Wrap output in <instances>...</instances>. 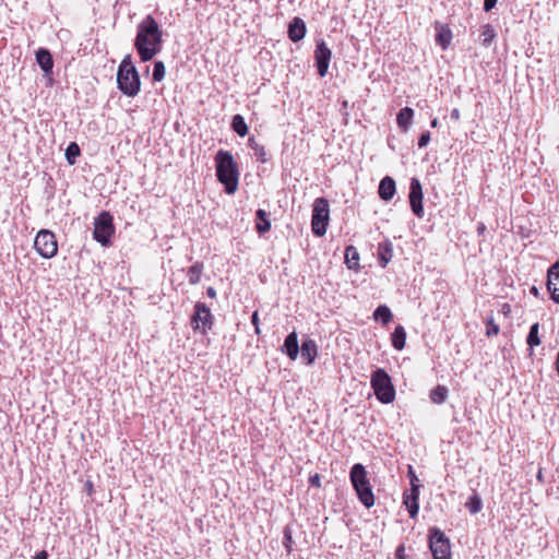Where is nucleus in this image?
<instances>
[{
  "mask_svg": "<svg viewBox=\"0 0 559 559\" xmlns=\"http://www.w3.org/2000/svg\"><path fill=\"white\" fill-rule=\"evenodd\" d=\"M134 48L142 62L151 61L163 49V31L151 14L136 25Z\"/></svg>",
  "mask_w": 559,
  "mask_h": 559,
  "instance_id": "1",
  "label": "nucleus"
},
{
  "mask_svg": "<svg viewBox=\"0 0 559 559\" xmlns=\"http://www.w3.org/2000/svg\"><path fill=\"white\" fill-rule=\"evenodd\" d=\"M216 177L227 194H234L238 188V166L230 152L219 150L215 155Z\"/></svg>",
  "mask_w": 559,
  "mask_h": 559,
  "instance_id": "2",
  "label": "nucleus"
},
{
  "mask_svg": "<svg viewBox=\"0 0 559 559\" xmlns=\"http://www.w3.org/2000/svg\"><path fill=\"white\" fill-rule=\"evenodd\" d=\"M117 84L120 92L129 97H134L140 92V75L130 55L124 56L118 67Z\"/></svg>",
  "mask_w": 559,
  "mask_h": 559,
  "instance_id": "3",
  "label": "nucleus"
},
{
  "mask_svg": "<svg viewBox=\"0 0 559 559\" xmlns=\"http://www.w3.org/2000/svg\"><path fill=\"white\" fill-rule=\"evenodd\" d=\"M349 479L359 501L366 508L372 507L374 504V496L365 466L360 463L354 464L349 472Z\"/></svg>",
  "mask_w": 559,
  "mask_h": 559,
  "instance_id": "4",
  "label": "nucleus"
},
{
  "mask_svg": "<svg viewBox=\"0 0 559 559\" xmlns=\"http://www.w3.org/2000/svg\"><path fill=\"white\" fill-rule=\"evenodd\" d=\"M370 384L378 401L383 404H390L394 401L395 389L391 377L384 369L377 368L372 371Z\"/></svg>",
  "mask_w": 559,
  "mask_h": 559,
  "instance_id": "5",
  "label": "nucleus"
},
{
  "mask_svg": "<svg viewBox=\"0 0 559 559\" xmlns=\"http://www.w3.org/2000/svg\"><path fill=\"white\" fill-rule=\"evenodd\" d=\"M330 221V205L325 198H317L313 202L311 228L312 233L322 237L326 233Z\"/></svg>",
  "mask_w": 559,
  "mask_h": 559,
  "instance_id": "6",
  "label": "nucleus"
},
{
  "mask_svg": "<svg viewBox=\"0 0 559 559\" xmlns=\"http://www.w3.org/2000/svg\"><path fill=\"white\" fill-rule=\"evenodd\" d=\"M428 544L433 559H452L450 538L438 527L429 531Z\"/></svg>",
  "mask_w": 559,
  "mask_h": 559,
  "instance_id": "7",
  "label": "nucleus"
},
{
  "mask_svg": "<svg viewBox=\"0 0 559 559\" xmlns=\"http://www.w3.org/2000/svg\"><path fill=\"white\" fill-rule=\"evenodd\" d=\"M114 234V217L109 212L103 211L94 221L93 237L102 246L107 247Z\"/></svg>",
  "mask_w": 559,
  "mask_h": 559,
  "instance_id": "8",
  "label": "nucleus"
},
{
  "mask_svg": "<svg viewBox=\"0 0 559 559\" xmlns=\"http://www.w3.org/2000/svg\"><path fill=\"white\" fill-rule=\"evenodd\" d=\"M34 248L45 259L53 258L58 252L56 235L48 229H40L34 240Z\"/></svg>",
  "mask_w": 559,
  "mask_h": 559,
  "instance_id": "9",
  "label": "nucleus"
},
{
  "mask_svg": "<svg viewBox=\"0 0 559 559\" xmlns=\"http://www.w3.org/2000/svg\"><path fill=\"white\" fill-rule=\"evenodd\" d=\"M213 325V316L210 308L201 301L194 305V312L192 314V328L194 331L200 330L205 334Z\"/></svg>",
  "mask_w": 559,
  "mask_h": 559,
  "instance_id": "10",
  "label": "nucleus"
},
{
  "mask_svg": "<svg viewBox=\"0 0 559 559\" xmlns=\"http://www.w3.org/2000/svg\"><path fill=\"white\" fill-rule=\"evenodd\" d=\"M423 187L418 178H412L409 183V206L415 216L418 218L424 217V206H423Z\"/></svg>",
  "mask_w": 559,
  "mask_h": 559,
  "instance_id": "11",
  "label": "nucleus"
},
{
  "mask_svg": "<svg viewBox=\"0 0 559 559\" xmlns=\"http://www.w3.org/2000/svg\"><path fill=\"white\" fill-rule=\"evenodd\" d=\"M332 58V51L326 46L325 41L323 39H319L316 45L314 50V62L316 68L318 71V74L321 78H324L329 70V64Z\"/></svg>",
  "mask_w": 559,
  "mask_h": 559,
  "instance_id": "12",
  "label": "nucleus"
},
{
  "mask_svg": "<svg viewBox=\"0 0 559 559\" xmlns=\"http://www.w3.org/2000/svg\"><path fill=\"white\" fill-rule=\"evenodd\" d=\"M547 290L550 298L559 304V261H556L547 271Z\"/></svg>",
  "mask_w": 559,
  "mask_h": 559,
  "instance_id": "13",
  "label": "nucleus"
},
{
  "mask_svg": "<svg viewBox=\"0 0 559 559\" xmlns=\"http://www.w3.org/2000/svg\"><path fill=\"white\" fill-rule=\"evenodd\" d=\"M306 33L307 26L305 21L299 16H295L288 24V38L294 43H298L305 38Z\"/></svg>",
  "mask_w": 559,
  "mask_h": 559,
  "instance_id": "14",
  "label": "nucleus"
},
{
  "mask_svg": "<svg viewBox=\"0 0 559 559\" xmlns=\"http://www.w3.org/2000/svg\"><path fill=\"white\" fill-rule=\"evenodd\" d=\"M396 192V185L395 180L390 177L385 176L380 180L379 188H378V194L381 200L388 202L393 199L394 194Z\"/></svg>",
  "mask_w": 559,
  "mask_h": 559,
  "instance_id": "15",
  "label": "nucleus"
},
{
  "mask_svg": "<svg viewBox=\"0 0 559 559\" xmlns=\"http://www.w3.org/2000/svg\"><path fill=\"white\" fill-rule=\"evenodd\" d=\"M36 62L38 63L39 68L41 69V71L45 73L46 76H49L52 74L53 59L48 49L39 48L36 51Z\"/></svg>",
  "mask_w": 559,
  "mask_h": 559,
  "instance_id": "16",
  "label": "nucleus"
},
{
  "mask_svg": "<svg viewBox=\"0 0 559 559\" xmlns=\"http://www.w3.org/2000/svg\"><path fill=\"white\" fill-rule=\"evenodd\" d=\"M282 352L286 354L292 360H295L299 354L298 336L295 331L289 333L282 346Z\"/></svg>",
  "mask_w": 559,
  "mask_h": 559,
  "instance_id": "17",
  "label": "nucleus"
},
{
  "mask_svg": "<svg viewBox=\"0 0 559 559\" xmlns=\"http://www.w3.org/2000/svg\"><path fill=\"white\" fill-rule=\"evenodd\" d=\"M301 358L306 361L307 365L313 364L318 355V346L317 343L308 338L302 342L300 347Z\"/></svg>",
  "mask_w": 559,
  "mask_h": 559,
  "instance_id": "18",
  "label": "nucleus"
},
{
  "mask_svg": "<svg viewBox=\"0 0 559 559\" xmlns=\"http://www.w3.org/2000/svg\"><path fill=\"white\" fill-rule=\"evenodd\" d=\"M393 257V246L392 242L385 240L380 242L378 246V259L379 263L382 267H385L388 263L392 260Z\"/></svg>",
  "mask_w": 559,
  "mask_h": 559,
  "instance_id": "19",
  "label": "nucleus"
},
{
  "mask_svg": "<svg viewBox=\"0 0 559 559\" xmlns=\"http://www.w3.org/2000/svg\"><path fill=\"white\" fill-rule=\"evenodd\" d=\"M414 118V110L411 107L402 108L396 116V123L399 128L406 132L408 131Z\"/></svg>",
  "mask_w": 559,
  "mask_h": 559,
  "instance_id": "20",
  "label": "nucleus"
},
{
  "mask_svg": "<svg viewBox=\"0 0 559 559\" xmlns=\"http://www.w3.org/2000/svg\"><path fill=\"white\" fill-rule=\"evenodd\" d=\"M255 229L260 235H263L271 229L269 214L262 209H259L255 212Z\"/></svg>",
  "mask_w": 559,
  "mask_h": 559,
  "instance_id": "21",
  "label": "nucleus"
},
{
  "mask_svg": "<svg viewBox=\"0 0 559 559\" xmlns=\"http://www.w3.org/2000/svg\"><path fill=\"white\" fill-rule=\"evenodd\" d=\"M418 496L419 489L414 491V487H411V493L404 495V504L406 506L412 518H415L419 510Z\"/></svg>",
  "mask_w": 559,
  "mask_h": 559,
  "instance_id": "22",
  "label": "nucleus"
},
{
  "mask_svg": "<svg viewBox=\"0 0 559 559\" xmlns=\"http://www.w3.org/2000/svg\"><path fill=\"white\" fill-rule=\"evenodd\" d=\"M391 342H392V346L396 350H402L405 347L406 331H405L404 326H402V325L395 326V329L391 335Z\"/></svg>",
  "mask_w": 559,
  "mask_h": 559,
  "instance_id": "23",
  "label": "nucleus"
},
{
  "mask_svg": "<svg viewBox=\"0 0 559 559\" xmlns=\"http://www.w3.org/2000/svg\"><path fill=\"white\" fill-rule=\"evenodd\" d=\"M372 317L376 321L381 322L383 325H386L391 322L393 313L386 305H380L373 311Z\"/></svg>",
  "mask_w": 559,
  "mask_h": 559,
  "instance_id": "24",
  "label": "nucleus"
},
{
  "mask_svg": "<svg viewBox=\"0 0 559 559\" xmlns=\"http://www.w3.org/2000/svg\"><path fill=\"white\" fill-rule=\"evenodd\" d=\"M345 264L349 270H358L359 267V253L354 246H348L345 249Z\"/></svg>",
  "mask_w": 559,
  "mask_h": 559,
  "instance_id": "25",
  "label": "nucleus"
},
{
  "mask_svg": "<svg viewBox=\"0 0 559 559\" xmlns=\"http://www.w3.org/2000/svg\"><path fill=\"white\" fill-rule=\"evenodd\" d=\"M248 145L253 151L254 156L259 162L264 164L269 160L267 153L264 146L258 143L254 138H249Z\"/></svg>",
  "mask_w": 559,
  "mask_h": 559,
  "instance_id": "26",
  "label": "nucleus"
},
{
  "mask_svg": "<svg viewBox=\"0 0 559 559\" xmlns=\"http://www.w3.org/2000/svg\"><path fill=\"white\" fill-rule=\"evenodd\" d=\"M203 267L204 266L202 262H195L188 269L187 276L191 285H197L200 283Z\"/></svg>",
  "mask_w": 559,
  "mask_h": 559,
  "instance_id": "27",
  "label": "nucleus"
},
{
  "mask_svg": "<svg viewBox=\"0 0 559 559\" xmlns=\"http://www.w3.org/2000/svg\"><path fill=\"white\" fill-rule=\"evenodd\" d=\"M231 129L234 132H236L239 136H245L248 133V126L245 121V118L237 114L231 119Z\"/></svg>",
  "mask_w": 559,
  "mask_h": 559,
  "instance_id": "28",
  "label": "nucleus"
},
{
  "mask_svg": "<svg viewBox=\"0 0 559 559\" xmlns=\"http://www.w3.org/2000/svg\"><path fill=\"white\" fill-rule=\"evenodd\" d=\"M449 390L444 385H437L430 391L429 397L435 404H442L448 397Z\"/></svg>",
  "mask_w": 559,
  "mask_h": 559,
  "instance_id": "29",
  "label": "nucleus"
},
{
  "mask_svg": "<svg viewBox=\"0 0 559 559\" xmlns=\"http://www.w3.org/2000/svg\"><path fill=\"white\" fill-rule=\"evenodd\" d=\"M538 332H539V323L538 322L533 323L530 328V331H528V334L526 337V343L531 349H533L534 347H536L540 344V338H539Z\"/></svg>",
  "mask_w": 559,
  "mask_h": 559,
  "instance_id": "30",
  "label": "nucleus"
},
{
  "mask_svg": "<svg viewBox=\"0 0 559 559\" xmlns=\"http://www.w3.org/2000/svg\"><path fill=\"white\" fill-rule=\"evenodd\" d=\"M452 39V33L448 27H442L436 35V43L442 49H447Z\"/></svg>",
  "mask_w": 559,
  "mask_h": 559,
  "instance_id": "31",
  "label": "nucleus"
},
{
  "mask_svg": "<svg viewBox=\"0 0 559 559\" xmlns=\"http://www.w3.org/2000/svg\"><path fill=\"white\" fill-rule=\"evenodd\" d=\"M480 37H481V45L485 47H489L496 37V31L492 27V25H490V24L484 25L483 29H481Z\"/></svg>",
  "mask_w": 559,
  "mask_h": 559,
  "instance_id": "32",
  "label": "nucleus"
},
{
  "mask_svg": "<svg viewBox=\"0 0 559 559\" xmlns=\"http://www.w3.org/2000/svg\"><path fill=\"white\" fill-rule=\"evenodd\" d=\"M81 148L75 142H71L66 148V158L70 165H74L76 157L80 156Z\"/></svg>",
  "mask_w": 559,
  "mask_h": 559,
  "instance_id": "33",
  "label": "nucleus"
},
{
  "mask_svg": "<svg viewBox=\"0 0 559 559\" xmlns=\"http://www.w3.org/2000/svg\"><path fill=\"white\" fill-rule=\"evenodd\" d=\"M481 507H483L481 499L478 497V495H473L472 497H469L468 501L466 502V508L473 514L479 512L481 510Z\"/></svg>",
  "mask_w": 559,
  "mask_h": 559,
  "instance_id": "34",
  "label": "nucleus"
},
{
  "mask_svg": "<svg viewBox=\"0 0 559 559\" xmlns=\"http://www.w3.org/2000/svg\"><path fill=\"white\" fill-rule=\"evenodd\" d=\"M165 64L163 61H155L153 68V80L155 82H160L165 78Z\"/></svg>",
  "mask_w": 559,
  "mask_h": 559,
  "instance_id": "35",
  "label": "nucleus"
},
{
  "mask_svg": "<svg viewBox=\"0 0 559 559\" xmlns=\"http://www.w3.org/2000/svg\"><path fill=\"white\" fill-rule=\"evenodd\" d=\"M486 324H487L486 335L488 337L498 335L500 329H499V325L497 323H495L492 318H489L486 321Z\"/></svg>",
  "mask_w": 559,
  "mask_h": 559,
  "instance_id": "36",
  "label": "nucleus"
},
{
  "mask_svg": "<svg viewBox=\"0 0 559 559\" xmlns=\"http://www.w3.org/2000/svg\"><path fill=\"white\" fill-rule=\"evenodd\" d=\"M407 476L409 478L411 487H414V491H417L420 487L419 479L412 465L408 466Z\"/></svg>",
  "mask_w": 559,
  "mask_h": 559,
  "instance_id": "37",
  "label": "nucleus"
},
{
  "mask_svg": "<svg viewBox=\"0 0 559 559\" xmlns=\"http://www.w3.org/2000/svg\"><path fill=\"white\" fill-rule=\"evenodd\" d=\"M429 142H430V132L425 131L420 134L417 144H418L419 148H424L429 144Z\"/></svg>",
  "mask_w": 559,
  "mask_h": 559,
  "instance_id": "38",
  "label": "nucleus"
},
{
  "mask_svg": "<svg viewBox=\"0 0 559 559\" xmlns=\"http://www.w3.org/2000/svg\"><path fill=\"white\" fill-rule=\"evenodd\" d=\"M84 491L91 498V501H94L93 495L95 492L94 484L91 479H86L84 483Z\"/></svg>",
  "mask_w": 559,
  "mask_h": 559,
  "instance_id": "39",
  "label": "nucleus"
},
{
  "mask_svg": "<svg viewBox=\"0 0 559 559\" xmlns=\"http://www.w3.org/2000/svg\"><path fill=\"white\" fill-rule=\"evenodd\" d=\"M308 481L311 487L320 488L321 487V475L318 473L310 475Z\"/></svg>",
  "mask_w": 559,
  "mask_h": 559,
  "instance_id": "40",
  "label": "nucleus"
},
{
  "mask_svg": "<svg viewBox=\"0 0 559 559\" xmlns=\"http://www.w3.org/2000/svg\"><path fill=\"white\" fill-rule=\"evenodd\" d=\"M251 323L254 325V332L255 334H260L261 333V330H260V325H259V317H258V311H254L251 316Z\"/></svg>",
  "mask_w": 559,
  "mask_h": 559,
  "instance_id": "41",
  "label": "nucleus"
},
{
  "mask_svg": "<svg viewBox=\"0 0 559 559\" xmlns=\"http://www.w3.org/2000/svg\"><path fill=\"white\" fill-rule=\"evenodd\" d=\"M292 542V533H290V530L288 526H286L285 531H284V545L285 547L287 548V550L289 551V544Z\"/></svg>",
  "mask_w": 559,
  "mask_h": 559,
  "instance_id": "42",
  "label": "nucleus"
},
{
  "mask_svg": "<svg viewBox=\"0 0 559 559\" xmlns=\"http://www.w3.org/2000/svg\"><path fill=\"white\" fill-rule=\"evenodd\" d=\"M497 1L498 0H484V10L486 12L491 11L496 7Z\"/></svg>",
  "mask_w": 559,
  "mask_h": 559,
  "instance_id": "43",
  "label": "nucleus"
},
{
  "mask_svg": "<svg viewBox=\"0 0 559 559\" xmlns=\"http://www.w3.org/2000/svg\"><path fill=\"white\" fill-rule=\"evenodd\" d=\"M395 557H396V559H405V558H406V556H405V547H404V545H400V546L396 548Z\"/></svg>",
  "mask_w": 559,
  "mask_h": 559,
  "instance_id": "44",
  "label": "nucleus"
},
{
  "mask_svg": "<svg viewBox=\"0 0 559 559\" xmlns=\"http://www.w3.org/2000/svg\"><path fill=\"white\" fill-rule=\"evenodd\" d=\"M486 231V225L483 222L477 224V235L483 236Z\"/></svg>",
  "mask_w": 559,
  "mask_h": 559,
  "instance_id": "45",
  "label": "nucleus"
},
{
  "mask_svg": "<svg viewBox=\"0 0 559 559\" xmlns=\"http://www.w3.org/2000/svg\"><path fill=\"white\" fill-rule=\"evenodd\" d=\"M33 559H48V554L46 550H41L37 552Z\"/></svg>",
  "mask_w": 559,
  "mask_h": 559,
  "instance_id": "46",
  "label": "nucleus"
},
{
  "mask_svg": "<svg viewBox=\"0 0 559 559\" xmlns=\"http://www.w3.org/2000/svg\"><path fill=\"white\" fill-rule=\"evenodd\" d=\"M450 117L453 120H459L460 119V110L457 108L452 109Z\"/></svg>",
  "mask_w": 559,
  "mask_h": 559,
  "instance_id": "47",
  "label": "nucleus"
},
{
  "mask_svg": "<svg viewBox=\"0 0 559 559\" xmlns=\"http://www.w3.org/2000/svg\"><path fill=\"white\" fill-rule=\"evenodd\" d=\"M206 295L210 297V298H215L216 297V290L214 287L210 286L207 287L206 289Z\"/></svg>",
  "mask_w": 559,
  "mask_h": 559,
  "instance_id": "48",
  "label": "nucleus"
},
{
  "mask_svg": "<svg viewBox=\"0 0 559 559\" xmlns=\"http://www.w3.org/2000/svg\"><path fill=\"white\" fill-rule=\"evenodd\" d=\"M430 126L431 128H437L439 126V120L438 118H433L431 121H430Z\"/></svg>",
  "mask_w": 559,
  "mask_h": 559,
  "instance_id": "49",
  "label": "nucleus"
},
{
  "mask_svg": "<svg viewBox=\"0 0 559 559\" xmlns=\"http://www.w3.org/2000/svg\"><path fill=\"white\" fill-rule=\"evenodd\" d=\"M555 367H556V371H557V373L559 376V350H558V354H557V357H556Z\"/></svg>",
  "mask_w": 559,
  "mask_h": 559,
  "instance_id": "50",
  "label": "nucleus"
},
{
  "mask_svg": "<svg viewBox=\"0 0 559 559\" xmlns=\"http://www.w3.org/2000/svg\"><path fill=\"white\" fill-rule=\"evenodd\" d=\"M531 293H532L534 296H538V289H537V287L532 286V287H531Z\"/></svg>",
  "mask_w": 559,
  "mask_h": 559,
  "instance_id": "51",
  "label": "nucleus"
},
{
  "mask_svg": "<svg viewBox=\"0 0 559 559\" xmlns=\"http://www.w3.org/2000/svg\"><path fill=\"white\" fill-rule=\"evenodd\" d=\"M537 479L540 480V481L543 480L542 469H539L538 473H537Z\"/></svg>",
  "mask_w": 559,
  "mask_h": 559,
  "instance_id": "52",
  "label": "nucleus"
}]
</instances>
